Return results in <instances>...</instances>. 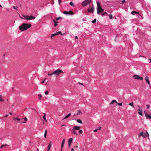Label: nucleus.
Segmentation results:
<instances>
[{
	"label": "nucleus",
	"instance_id": "37998d69",
	"mask_svg": "<svg viewBox=\"0 0 151 151\" xmlns=\"http://www.w3.org/2000/svg\"><path fill=\"white\" fill-rule=\"evenodd\" d=\"M71 145V143H68L69 147H70Z\"/></svg>",
	"mask_w": 151,
	"mask_h": 151
},
{
	"label": "nucleus",
	"instance_id": "9d476101",
	"mask_svg": "<svg viewBox=\"0 0 151 151\" xmlns=\"http://www.w3.org/2000/svg\"><path fill=\"white\" fill-rule=\"evenodd\" d=\"M94 11V7H92L91 9L88 8V11L90 13H93Z\"/></svg>",
	"mask_w": 151,
	"mask_h": 151
},
{
	"label": "nucleus",
	"instance_id": "f257e3e1",
	"mask_svg": "<svg viewBox=\"0 0 151 151\" xmlns=\"http://www.w3.org/2000/svg\"><path fill=\"white\" fill-rule=\"evenodd\" d=\"M31 26L30 24L23 23L19 27V29L22 31L26 30Z\"/></svg>",
	"mask_w": 151,
	"mask_h": 151
},
{
	"label": "nucleus",
	"instance_id": "09e8293b",
	"mask_svg": "<svg viewBox=\"0 0 151 151\" xmlns=\"http://www.w3.org/2000/svg\"><path fill=\"white\" fill-rule=\"evenodd\" d=\"M24 120L25 121H27V119L26 118V117H25V118H24Z\"/></svg>",
	"mask_w": 151,
	"mask_h": 151
},
{
	"label": "nucleus",
	"instance_id": "bf43d9fd",
	"mask_svg": "<svg viewBox=\"0 0 151 151\" xmlns=\"http://www.w3.org/2000/svg\"><path fill=\"white\" fill-rule=\"evenodd\" d=\"M149 60H150V63H151V59H149Z\"/></svg>",
	"mask_w": 151,
	"mask_h": 151
},
{
	"label": "nucleus",
	"instance_id": "79ce46f5",
	"mask_svg": "<svg viewBox=\"0 0 151 151\" xmlns=\"http://www.w3.org/2000/svg\"><path fill=\"white\" fill-rule=\"evenodd\" d=\"M147 109H148V108H149V107H150V106H149V105H147Z\"/></svg>",
	"mask_w": 151,
	"mask_h": 151
},
{
	"label": "nucleus",
	"instance_id": "0eeeda50",
	"mask_svg": "<svg viewBox=\"0 0 151 151\" xmlns=\"http://www.w3.org/2000/svg\"><path fill=\"white\" fill-rule=\"evenodd\" d=\"M139 136H142L144 137H147L146 134L145 133H144L143 132H142L139 134Z\"/></svg>",
	"mask_w": 151,
	"mask_h": 151
},
{
	"label": "nucleus",
	"instance_id": "7ed1b4c3",
	"mask_svg": "<svg viewBox=\"0 0 151 151\" xmlns=\"http://www.w3.org/2000/svg\"><path fill=\"white\" fill-rule=\"evenodd\" d=\"M97 4V13L99 14L101 12L104 11V10L102 8L99 2L98 1L96 2Z\"/></svg>",
	"mask_w": 151,
	"mask_h": 151
},
{
	"label": "nucleus",
	"instance_id": "ea45409f",
	"mask_svg": "<svg viewBox=\"0 0 151 151\" xmlns=\"http://www.w3.org/2000/svg\"><path fill=\"white\" fill-rule=\"evenodd\" d=\"M13 8L14 9H17V7H16L15 6H13Z\"/></svg>",
	"mask_w": 151,
	"mask_h": 151
},
{
	"label": "nucleus",
	"instance_id": "b1692460",
	"mask_svg": "<svg viewBox=\"0 0 151 151\" xmlns=\"http://www.w3.org/2000/svg\"><path fill=\"white\" fill-rule=\"evenodd\" d=\"M129 105L131 106H132L133 107H134V106L133 105V102L131 103H130L129 104Z\"/></svg>",
	"mask_w": 151,
	"mask_h": 151
},
{
	"label": "nucleus",
	"instance_id": "20e7f679",
	"mask_svg": "<svg viewBox=\"0 0 151 151\" xmlns=\"http://www.w3.org/2000/svg\"><path fill=\"white\" fill-rule=\"evenodd\" d=\"M91 2V0H85L82 3V5L84 7Z\"/></svg>",
	"mask_w": 151,
	"mask_h": 151
},
{
	"label": "nucleus",
	"instance_id": "8fccbe9b",
	"mask_svg": "<svg viewBox=\"0 0 151 151\" xmlns=\"http://www.w3.org/2000/svg\"><path fill=\"white\" fill-rule=\"evenodd\" d=\"M71 151H74L73 149V148H71Z\"/></svg>",
	"mask_w": 151,
	"mask_h": 151
},
{
	"label": "nucleus",
	"instance_id": "49530a36",
	"mask_svg": "<svg viewBox=\"0 0 151 151\" xmlns=\"http://www.w3.org/2000/svg\"><path fill=\"white\" fill-rule=\"evenodd\" d=\"M98 130V129H95L93 130L94 132H96Z\"/></svg>",
	"mask_w": 151,
	"mask_h": 151
},
{
	"label": "nucleus",
	"instance_id": "6e6d98bb",
	"mask_svg": "<svg viewBox=\"0 0 151 151\" xmlns=\"http://www.w3.org/2000/svg\"><path fill=\"white\" fill-rule=\"evenodd\" d=\"M76 115H77L76 114H75L73 115V116H76Z\"/></svg>",
	"mask_w": 151,
	"mask_h": 151
},
{
	"label": "nucleus",
	"instance_id": "7c9ffc66",
	"mask_svg": "<svg viewBox=\"0 0 151 151\" xmlns=\"http://www.w3.org/2000/svg\"><path fill=\"white\" fill-rule=\"evenodd\" d=\"M73 133L74 134L77 135V133L76 131H75V130H74V131L73 132Z\"/></svg>",
	"mask_w": 151,
	"mask_h": 151
},
{
	"label": "nucleus",
	"instance_id": "f704fd0d",
	"mask_svg": "<svg viewBox=\"0 0 151 151\" xmlns=\"http://www.w3.org/2000/svg\"><path fill=\"white\" fill-rule=\"evenodd\" d=\"M62 19V18L61 17H59L58 18H56V20L58 21V20L59 19Z\"/></svg>",
	"mask_w": 151,
	"mask_h": 151
},
{
	"label": "nucleus",
	"instance_id": "2eb2a0df",
	"mask_svg": "<svg viewBox=\"0 0 151 151\" xmlns=\"http://www.w3.org/2000/svg\"><path fill=\"white\" fill-rule=\"evenodd\" d=\"M137 110L139 111L138 113L141 116L142 115V110L141 109H137Z\"/></svg>",
	"mask_w": 151,
	"mask_h": 151
},
{
	"label": "nucleus",
	"instance_id": "9b49d317",
	"mask_svg": "<svg viewBox=\"0 0 151 151\" xmlns=\"http://www.w3.org/2000/svg\"><path fill=\"white\" fill-rule=\"evenodd\" d=\"M145 80L146 82L148 83V84L150 86V81L149 80V77L147 75L145 77Z\"/></svg>",
	"mask_w": 151,
	"mask_h": 151
},
{
	"label": "nucleus",
	"instance_id": "680f3d73",
	"mask_svg": "<svg viewBox=\"0 0 151 151\" xmlns=\"http://www.w3.org/2000/svg\"><path fill=\"white\" fill-rule=\"evenodd\" d=\"M44 116H46V114H45V113H44Z\"/></svg>",
	"mask_w": 151,
	"mask_h": 151
},
{
	"label": "nucleus",
	"instance_id": "6ab92c4d",
	"mask_svg": "<svg viewBox=\"0 0 151 151\" xmlns=\"http://www.w3.org/2000/svg\"><path fill=\"white\" fill-rule=\"evenodd\" d=\"M73 141V139L72 138H70L68 140V143H72Z\"/></svg>",
	"mask_w": 151,
	"mask_h": 151
},
{
	"label": "nucleus",
	"instance_id": "473e14b6",
	"mask_svg": "<svg viewBox=\"0 0 151 151\" xmlns=\"http://www.w3.org/2000/svg\"><path fill=\"white\" fill-rule=\"evenodd\" d=\"M56 34H57V35L59 34H61V35H62V34L61 32V31H59V32H58Z\"/></svg>",
	"mask_w": 151,
	"mask_h": 151
},
{
	"label": "nucleus",
	"instance_id": "58836bf2",
	"mask_svg": "<svg viewBox=\"0 0 151 151\" xmlns=\"http://www.w3.org/2000/svg\"><path fill=\"white\" fill-rule=\"evenodd\" d=\"M48 93H49V92H48L46 91L45 92V94H46V95H47V94H48Z\"/></svg>",
	"mask_w": 151,
	"mask_h": 151
},
{
	"label": "nucleus",
	"instance_id": "ddd939ff",
	"mask_svg": "<svg viewBox=\"0 0 151 151\" xmlns=\"http://www.w3.org/2000/svg\"><path fill=\"white\" fill-rule=\"evenodd\" d=\"M51 143L52 142H50L48 146V149L47 150V151H48L50 149V148L51 146Z\"/></svg>",
	"mask_w": 151,
	"mask_h": 151
},
{
	"label": "nucleus",
	"instance_id": "a211bd4d",
	"mask_svg": "<svg viewBox=\"0 0 151 151\" xmlns=\"http://www.w3.org/2000/svg\"><path fill=\"white\" fill-rule=\"evenodd\" d=\"M133 13H135L136 14H139V12H136V11H132L131 12V14H132L133 15H134V14H133Z\"/></svg>",
	"mask_w": 151,
	"mask_h": 151
},
{
	"label": "nucleus",
	"instance_id": "c03bdc74",
	"mask_svg": "<svg viewBox=\"0 0 151 151\" xmlns=\"http://www.w3.org/2000/svg\"><path fill=\"white\" fill-rule=\"evenodd\" d=\"M58 2H59V4H60V3H61V0H58Z\"/></svg>",
	"mask_w": 151,
	"mask_h": 151
},
{
	"label": "nucleus",
	"instance_id": "864d4df0",
	"mask_svg": "<svg viewBox=\"0 0 151 151\" xmlns=\"http://www.w3.org/2000/svg\"><path fill=\"white\" fill-rule=\"evenodd\" d=\"M45 79H45L44 80H43V81H42V83H44L45 81Z\"/></svg>",
	"mask_w": 151,
	"mask_h": 151
},
{
	"label": "nucleus",
	"instance_id": "e2e57ef3",
	"mask_svg": "<svg viewBox=\"0 0 151 151\" xmlns=\"http://www.w3.org/2000/svg\"><path fill=\"white\" fill-rule=\"evenodd\" d=\"M20 123H26V122H20Z\"/></svg>",
	"mask_w": 151,
	"mask_h": 151
},
{
	"label": "nucleus",
	"instance_id": "a18cd8bd",
	"mask_svg": "<svg viewBox=\"0 0 151 151\" xmlns=\"http://www.w3.org/2000/svg\"><path fill=\"white\" fill-rule=\"evenodd\" d=\"M146 133L147 134V136L149 137V135L147 131H146Z\"/></svg>",
	"mask_w": 151,
	"mask_h": 151
},
{
	"label": "nucleus",
	"instance_id": "c85d7f7f",
	"mask_svg": "<svg viewBox=\"0 0 151 151\" xmlns=\"http://www.w3.org/2000/svg\"><path fill=\"white\" fill-rule=\"evenodd\" d=\"M82 114L81 112L80 111H79L78 112L77 114H76L77 115H80V114Z\"/></svg>",
	"mask_w": 151,
	"mask_h": 151
},
{
	"label": "nucleus",
	"instance_id": "f8f14e48",
	"mask_svg": "<svg viewBox=\"0 0 151 151\" xmlns=\"http://www.w3.org/2000/svg\"><path fill=\"white\" fill-rule=\"evenodd\" d=\"M81 128L80 127H77V126H74L73 127V130H79Z\"/></svg>",
	"mask_w": 151,
	"mask_h": 151
},
{
	"label": "nucleus",
	"instance_id": "aec40b11",
	"mask_svg": "<svg viewBox=\"0 0 151 151\" xmlns=\"http://www.w3.org/2000/svg\"><path fill=\"white\" fill-rule=\"evenodd\" d=\"M77 121L78 122L80 123V124H82V121L81 119H76Z\"/></svg>",
	"mask_w": 151,
	"mask_h": 151
},
{
	"label": "nucleus",
	"instance_id": "dca6fc26",
	"mask_svg": "<svg viewBox=\"0 0 151 151\" xmlns=\"http://www.w3.org/2000/svg\"><path fill=\"white\" fill-rule=\"evenodd\" d=\"M71 115V113H70L69 114H68L65 118H63L62 120H63L64 119H66L68 118V117H70Z\"/></svg>",
	"mask_w": 151,
	"mask_h": 151
},
{
	"label": "nucleus",
	"instance_id": "6e6552de",
	"mask_svg": "<svg viewBox=\"0 0 151 151\" xmlns=\"http://www.w3.org/2000/svg\"><path fill=\"white\" fill-rule=\"evenodd\" d=\"M63 13L64 14H71V15L73 14V12L71 10L69 12H67V11H64L63 12Z\"/></svg>",
	"mask_w": 151,
	"mask_h": 151
},
{
	"label": "nucleus",
	"instance_id": "5701e85b",
	"mask_svg": "<svg viewBox=\"0 0 151 151\" xmlns=\"http://www.w3.org/2000/svg\"><path fill=\"white\" fill-rule=\"evenodd\" d=\"M70 5L73 7H74L75 6L74 4L72 2H71L70 3Z\"/></svg>",
	"mask_w": 151,
	"mask_h": 151
},
{
	"label": "nucleus",
	"instance_id": "0e129e2a",
	"mask_svg": "<svg viewBox=\"0 0 151 151\" xmlns=\"http://www.w3.org/2000/svg\"><path fill=\"white\" fill-rule=\"evenodd\" d=\"M9 114H10L11 115H12V114L11 112H9Z\"/></svg>",
	"mask_w": 151,
	"mask_h": 151
},
{
	"label": "nucleus",
	"instance_id": "774afa93",
	"mask_svg": "<svg viewBox=\"0 0 151 151\" xmlns=\"http://www.w3.org/2000/svg\"><path fill=\"white\" fill-rule=\"evenodd\" d=\"M92 7H94L93 5L92 6Z\"/></svg>",
	"mask_w": 151,
	"mask_h": 151
},
{
	"label": "nucleus",
	"instance_id": "4468645a",
	"mask_svg": "<svg viewBox=\"0 0 151 151\" xmlns=\"http://www.w3.org/2000/svg\"><path fill=\"white\" fill-rule=\"evenodd\" d=\"M65 139H63L62 142L61 148H63V147L64 145V143L65 142Z\"/></svg>",
	"mask_w": 151,
	"mask_h": 151
},
{
	"label": "nucleus",
	"instance_id": "39448f33",
	"mask_svg": "<svg viewBox=\"0 0 151 151\" xmlns=\"http://www.w3.org/2000/svg\"><path fill=\"white\" fill-rule=\"evenodd\" d=\"M23 17L25 19L28 20H31L35 18V17L32 16H25L24 15Z\"/></svg>",
	"mask_w": 151,
	"mask_h": 151
},
{
	"label": "nucleus",
	"instance_id": "3c124183",
	"mask_svg": "<svg viewBox=\"0 0 151 151\" xmlns=\"http://www.w3.org/2000/svg\"><path fill=\"white\" fill-rule=\"evenodd\" d=\"M3 145L4 146V147H6L7 146V145L6 144H5L4 145Z\"/></svg>",
	"mask_w": 151,
	"mask_h": 151
},
{
	"label": "nucleus",
	"instance_id": "c9c22d12",
	"mask_svg": "<svg viewBox=\"0 0 151 151\" xmlns=\"http://www.w3.org/2000/svg\"><path fill=\"white\" fill-rule=\"evenodd\" d=\"M118 104V105H119V106H122V103H117Z\"/></svg>",
	"mask_w": 151,
	"mask_h": 151
},
{
	"label": "nucleus",
	"instance_id": "412c9836",
	"mask_svg": "<svg viewBox=\"0 0 151 151\" xmlns=\"http://www.w3.org/2000/svg\"><path fill=\"white\" fill-rule=\"evenodd\" d=\"M53 21L54 22V23H55L54 26L55 27H56L57 25V23H58V22H56L55 20H53Z\"/></svg>",
	"mask_w": 151,
	"mask_h": 151
},
{
	"label": "nucleus",
	"instance_id": "f03ea898",
	"mask_svg": "<svg viewBox=\"0 0 151 151\" xmlns=\"http://www.w3.org/2000/svg\"><path fill=\"white\" fill-rule=\"evenodd\" d=\"M63 72L60 69H57L52 73H50L49 72L48 73V75L49 76H51L53 75H54V76H58L60 73H63Z\"/></svg>",
	"mask_w": 151,
	"mask_h": 151
},
{
	"label": "nucleus",
	"instance_id": "4d7b16f0",
	"mask_svg": "<svg viewBox=\"0 0 151 151\" xmlns=\"http://www.w3.org/2000/svg\"><path fill=\"white\" fill-rule=\"evenodd\" d=\"M101 127H99L98 129H98V130H100L101 129Z\"/></svg>",
	"mask_w": 151,
	"mask_h": 151
},
{
	"label": "nucleus",
	"instance_id": "bb28decb",
	"mask_svg": "<svg viewBox=\"0 0 151 151\" xmlns=\"http://www.w3.org/2000/svg\"><path fill=\"white\" fill-rule=\"evenodd\" d=\"M43 118V119H44V120L46 122H47V120H46V116H43L42 117Z\"/></svg>",
	"mask_w": 151,
	"mask_h": 151
},
{
	"label": "nucleus",
	"instance_id": "c756f323",
	"mask_svg": "<svg viewBox=\"0 0 151 151\" xmlns=\"http://www.w3.org/2000/svg\"><path fill=\"white\" fill-rule=\"evenodd\" d=\"M107 14H108L106 12H105L102 14V16H104L105 15H107Z\"/></svg>",
	"mask_w": 151,
	"mask_h": 151
},
{
	"label": "nucleus",
	"instance_id": "338daca9",
	"mask_svg": "<svg viewBox=\"0 0 151 151\" xmlns=\"http://www.w3.org/2000/svg\"><path fill=\"white\" fill-rule=\"evenodd\" d=\"M138 108H139L140 109V106H138Z\"/></svg>",
	"mask_w": 151,
	"mask_h": 151
},
{
	"label": "nucleus",
	"instance_id": "1a4fd4ad",
	"mask_svg": "<svg viewBox=\"0 0 151 151\" xmlns=\"http://www.w3.org/2000/svg\"><path fill=\"white\" fill-rule=\"evenodd\" d=\"M144 113L145 116L147 118H148L149 119H151V114H147L146 112L144 111Z\"/></svg>",
	"mask_w": 151,
	"mask_h": 151
},
{
	"label": "nucleus",
	"instance_id": "052dcab7",
	"mask_svg": "<svg viewBox=\"0 0 151 151\" xmlns=\"http://www.w3.org/2000/svg\"><path fill=\"white\" fill-rule=\"evenodd\" d=\"M63 148H61L60 151H63Z\"/></svg>",
	"mask_w": 151,
	"mask_h": 151
},
{
	"label": "nucleus",
	"instance_id": "393cba45",
	"mask_svg": "<svg viewBox=\"0 0 151 151\" xmlns=\"http://www.w3.org/2000/svg\"><path fill=\"white\" fill-rule=\"evenodd\" d=\"M47 131L46 130H45V134H44V137H45L46 138V135H47Z\"/></svg>",
	"mask_w": 151,
	"mask_h": 151
},
{
	"label": "nucleus",
	"instance_id": "69168bd1",
	"mask_svg": "<svg viewBox=\"0 0 151 151\" xmlns=\"http://www.w3.org/2000/svg\"><path fill=\"white\" fill-rule=\"evenodd\" d=\"M79 84H81V85H83V84H82V83H79Z\"/></svg>",
	"mask_w": 151,
	"mask_h": 151
},
{
	"label": "nucleus",
	"instance_id": "a19ab883",
	"mask_svg": "<svg viewBox=\"0 0 151 151\" xmlns=\"http://www.w3.org/2000/svg\"><path fill=\"white\" fill-rule=\"evenodd\" d=\"M125 2V0H123L122 1V4H123Z\"/></svg>",
	"mask_w": 151,
	"mask_h": 151
},
{
	"label": "nucleus",
	"instance_id": "4be33fe9",
	"mask_svg": "<svg viewBox=\"0 0 151 151\" xmlns=\"http://www.w3.org/2000/svg\"><path fill=\"white\" fill-rule=\"evenodd\" d=\"M57 35V34L55 33V34H52L51 35V38L52 39V37H54V36H56V35Z\"/></svg>",
	"mask_w": 151,
	"mask_h": 151
},
{
	"label": "nucleus",
	"instance_id": "4c0bfd02",
	"mask_svg": "<svg viewBox=\"0 0 151 151\" xmlns=\"http://www.w3.org/2000/svg\"><path fill=\"white\" fill-rule=\"evenodd\" d=\"M38 96H39V99L40 100L41 99V98L42 97V96L41 94H39L38 95Z\"/></svg>",
	"mask_w": 151,
	"mask_h": 151
},
{
	"label": "nucleus",
	"instance_id": "e433bc0d",
	"mask_svg": "<svg viewBox=\"0 0 151 151\" xmlns=\"http://www.w3.org/2000/svg\"><path fill=\"white\" fill-rule=\"evenodd\" d=\"M78 133L79 134H82V130H80L78 132Z\"/></svg>",
	"mask_w": 151,
	"mask_h": 151
},
{
	"label": "nucleus",
	"instance_id": "13d9d810",
	"mask_svg": "<svg viewBox=\"0 0 151 151\" xmlns=\"http://www.w3.org/2000/svg\"><path fill=\"white\" fill-rule=\"evenodd\" d=\"M78 38V37H77V36H76L75 37V39H77Z\"/></svg>",
	"mask_w": 151,
	"mask_h": 151
},
{
	"label": "nucleus",
	"instance_id": "5fc2aeb1",
	"mask_svg": "<svg viewBox=\"0 0 151 151\" xmlns=\"http://www.w3.org/2000/svg\"><path fill=\"white\" fill-rule=\"evenodd\" d=\"M8 116H9L8 115H6L5 116V117H8Z\"/></svg>",
	"mask_w": 151,
	"mask_h": 151
},
{
	"label": "nucleus",
	"instance_id": "cd10ccee",
	"mask_svg": "<svg viewBox=\"0 0 151 151\" xmlns=\"http://www.w3.org/2000/svg\"><path fill=\"white\" fill-rule=\"evenodd\" d=\"M2 97V96L0 95V101L1 102H3L4 101V100L1 99Z\"/></svg>",
	"mask_w": 151,
	"mask_h": 151
},
{
	"label": "nucleus",
	"instance_id": "72a5a7b5",
	"mask_svg": "<svg viewBox=\"0 0 151 151\" xmlns=\"http://www.w3.org/2000/svg\"><path fill=\"white\" fill-rule=\"evenodd\" d=\"M109 18L110 19H112V15H109Z\"/></svg>",
	"mask_w": 151,
	"mask_h": 151
},
{
	"label": "nucleus",
	"instance_id": "603ef678",
	"mask_svg": "<svg viewBox=\"0 0 151 151\" xmlns=\"http://www.w3.org/2000/svg\"><path fill=\"white\" fill-rule=\"evenodd\" d=\"M77 147H78V146H74V148H77Z\"/></svg>",
	"mask_w": 151,
	"mask_h": 151
},
{
	"label": "nucleus",
	"instance_id": "423d86ee",
	"mask_svg": "<svg viewBox=\"0 0 151 151\" xmlns=\"http://www.w3.org/2000/svg\"><path fill=\"white\" fill-rule=\"evenodd\" d=\"M133 77L134 78L136 79H140L142 80L143 79V78L142 77H139V76L137 75H134Z\"/></svg>",
	"mask_w": 151,
	"mask_h": 151
},
{
	"label": "nucleus",
	"instance_id": "de8ad7c7",
	"mask_svg": "<svg viewBox=\"0 0 151 151\" xmlns=\"http://www.w3.org/2000/svg\"><path fill=\"white\" fill-rule=\"evenodd\" d=\"M3 147H4V146L3 145H2L1 147H0V148H2Z\"/></svg>",
	"mask_w": 151,
	"mask_h": 151
},
{
	"label": "nucleus",
	"instance_id": "f3484780",
	"mask_svg": "<svg viewBox=\"0 0 151 151\" xmlns=\"http://www.w3.org/2000/svg\"><path fill=\"white\" fill-rule=\"evenodd\" d=\"M114 102L116 103H117V102L115 100H113L110 103V105L113 104Z\"/></svg>",
	"mask_w": 151,
	"mask_h": 151
},
{
	"label": "nucleus",
	"instance_id": "2f4dec72",
	"mask_svg": "<svg viewBox=\"0 0 151 151\" xmlns=\"http://www.w3.org/2000/svg\"><path fill=\"white\" fill-rule=\"evenodd\" d=\"M13 119L14 120H17L18 121H19L20 120V119H18V118H14Z\"/></svg>",
	"mask_w": 151,
	"mask_h": 151
},
{
	"label": "nucleus",
	"instance_id": "a878e982",
	"mask_svg": "<svg viewBox=\"0 0 151 151\" xmlns=\"http://www.w3.org/2000/svg\"><path fill=\"white\" fill-rule=\"evenodd\" d=\"M96 19H95L93 20L92 21V22L93 23H94L96 22Z\"/></svg>",
	"mask_w": 151,
	"mask_h": 151
}]
</instances>
